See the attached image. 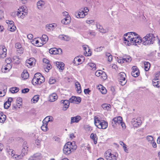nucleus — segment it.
I'll use <instances>...</instances> for the list:
<instances>
[{
    "instance_id": "774afa93",
    "label": "nucleus",
    "mask_w": 160,
    "mask_h": 160,
    "mask_svg": "<svg viewBox=\"0 0 160 160\" xmlns=\"http://www.w3.org/2000/svg\"><path fill=\"white\" fill-rule=\"evenodd\" d=\"M27 38L29 39H31L33 38V36L32 34H29L27 35Z\"/></svg>"
},
{
    "instance_id": "c85d7f7f",
    "label": "nucleus",
    "mask_w": 160,
    "mask_h": 160,
    "mask_svg": "<svg viewBox=\"0 0 160 160\" xmlns=\"http://www.w3.org/2000/svg\"><path fill=\"white\" fill-rule=\"evenodd\" d=\"M2 48L3 51V53L0 54V57L1 58H4L6 57L7 49L4 46H2Z\"/></svg>"
},
{
    "instance_id": "ea45409f",
    "label": "nucleus",
    "mask_w": 160,
    "mask_h": 160,
    "mask_svg": "<svg viewBox=\"0 0 160 160\" xmlns=\"http://www.w3.org/2000/svg\"><path fill=\"white\" fill-rule=\"evenodd\" d=\"M146 139L150 143H152L153 141V138L152 136L151 135H148L146 137Z\"/></svg>"
},
{
    "instance_id": "bb28decb",
    "label": "nucleus",
    "mask_w": 160,
    "mask_h": 160,
    "mask_svg": "<svg viewBox=\"0 0 160 160\" xmlns=\"http://www.w3.org/2000/svg\"><path fill=\"white\" fill-rule=\"evenodd\" d=\"M56 66L59 70H62L64 69V64L62 62H58L56 63Z\"/></svg>"
},
{
    "instance_id": "a211bd4d",
    "label": "nucleus",
    "mask_w": 160,
    "mask_h": 160,
    "mask_svg": "<svg viewBox=\"0 0 160 160\" xmlns=\"http://www.w3.org/2000/svg\"><path fill=\"white\" fill-rule=\"evenodd\" d=\"M13 99L12 98H8V101L4 103V108L5 109H8L11 105V102L12 101Z\"/></svg>"
},
{
    "instance_id": "0eeeda50",
    "label": "nucleus",
    "mask_w": 160,
    "mask_h": 160,
    "mask_svg": "<svg viewBox=\"0 0 160 160\" xmlns=\"http://www.w3.org/2000/svg\"><path fill=\"white\" fill-rule=\"evenodd\" d=\"M131 123L133 127L138 128L141 125L142 122L140 118H133L131 121Z\"/></svg>"
},
{
    "instance_id": "49530a36",
    "label": "nucleus",
    "mask_w": 160,
    "mask_h": 160,
    "mask_svg": "<svg viewBox=\"0 0 160 160\" xmlns=\"http://www.w3.org/2000/svg\"><path fill=\"white\" fill-rule=\"evenodd\" d=\"M88 34L91 36L94 37L96 35V33L92 30H89L88 32Z\"/></svg>"
},
{
    "instance_id": "7c9ffc66",
    "label": "nucleus",
    "mask_w": 160,
    "mask_h": 160,
    "mask_svg": "<svg viewBox=\"0 0 160 160\" xmlns=\"http://www.w3.org/2000/svg\"><path fill=\"white\" fill-rule=\"evenodd\" d=\"M73 63L76 65H78L81 63V59L78 57H76L74 59Z\"/></svg>"
},
{
    "instance_id": "5701e85b",
    "label": "nucleus",
    "mask_w": 160,
    "mask_h": 160,
    "mask_svg": "<svg viewBox=\"0 0 160 160\" xmlns=\"http://www.w3.org/2000/svg\"><path fill=\"white\" fill-rule=\"evenodd\" d=\"M97 28L98 29L99 31L102 33H106L108 32V30L107 29H104L99 24H96Z\"/></svg>"
},
{
    "instance_id": "1a4fd4ad",
    "label": "nucleus",
    "mask_w": 160,
    "mask_h": 160,
    "mask_svg": "<svg viewBox=\"0 0 160 160\" xmlns=\"http://www.w3.org/2000/svg\"><path fill=\"white\" fill-rule=\"evenodd\" d=\"M16 14L19 18L23 19L27 15V12L24 11L22 8H20L18 9V11L17 12Z\"/></svg>"
},
{
    "instance_id": "4be33fe9",
    "label": "nucleus",
    "mask_w": 160,
    "mask_h": 160,
    "mask_svg": "<svg viewBox=\"0 0 160 160\" xmlns=\"http://www.w3.org/2000/svg\"><path fill=\"white\" fill-rule=\"evenodd\" d=\"M152 84L153 86L157 88H160V80L154 78L152 81Z\"/></svg>"
},
{
    "instance_id": "f8f14e48",
    "label": "nucleus",
    "mask_w": 160,
    "mask_h": 160,
    "mask_svg": "<svg viewBox=\"0 0 160 160\" xmlns=\"http://www.w3.org/2000/svg\"><path fill=\"white\" fill-rule=\"evenodd\" d=\"M27 143L26 142H24L22 145V149L21 152V155L23 156L26 155L27 153L28 147L27 145Z\"/></svg>"
},
{
    "instance_id": "603ef678",
    "label": "nucleus",
    "mask_w": 160,
    "mask_h": 160,
    "mask_svg": "<svg viewBox=\"0 0 160 160\" xmlns=\"http://www.w3.org/2000/svg\"><path fill=\"white\" fill-rule=\"evenodd\" d=\"M56 82V80L53 78L51 77L50 78L49 80V83L50 84H54Z\"/></svg>"
},
{
    "instance_id": "c03bdc74",
    "label": "nucleus",
    "mask_w": 160,
    "mask_h": 160,
    "mask_svg": "<svg viewBox=\"0 0 160 160\" xmlns=\"http://www.w3.org/2000/svg\"><path fill=\"white\" fill-rule=\"evenodd\" d=\"M18 91V88L16 87L12 88H10V91L12 93L17 92Z\"/></svg>"
},
{
    "instance_id": "72a5a7b5",
    "label": "nucleus",
    "mask_w": 160,
    "mask_h": 160,
    "mask_svg": "<svg viewBox=\"0 0 160 160\" xmlns=\"http://www.w3.org/2000/svg\"><path fill=\"white\" fill-rule=\"evenodd\" d=\"M55 27V26L54 25L52 24H47L46 26V29L47 31H49L51 30H53Z\"/></svg>"
},
{
    "instance_id": "dca6fc26",
    "label": "nucleus",
    "mask_w": 160,
    "mask_h": 160,
    "mask_svg": "<svg viewBox=\"0 0 160 160\" xmlns=\"http://www.w3.org/2000/svg\"><path fill=\"white\" fill-rule=\"evenodd\" d=\"M58 96L56 93H53L49 96V101L50 102H53L57 100Z\"/></svg>"
},
{
    "instance_id": "de8ad7c7",
    "label": "nucleus",
    "mask_w": 160,
    "mask_h": 160,
    "mask_svg": "<svg viewBox=\"0 0 160 160\" xmlns=\"http://www.w3.org/2000/svg\"><path fill=\"white\" fill-rule=\"evenodd\" d=\"M16 27L14 25L12 26H9L8 29L11 32H13L16 29Z\"/></svg>"
},
{
    "instance_id": "393cba45",
    "label": "nucleus",
    "mask_w": 160,
    "mask_h": 160,
    "mask_svg": "<svg viewBox=\"0 0 160 160\" xmlns=\"http://www.w3.org/2000/svg\"><path fill=\"white\" fill-rule=\"evenodd\" d=\"M45 120H43L42 123L43 124L41 127V129L44 132H46L48 130V127H47V122H45Z\"/></svg>"
},
{
    "instance_id": "e433bc0d",
    "label": "nucleus",
    "mask_w": 160,
    "mask_h": 160,
    "mask_svg": "<svg viewBox=\"0 0 160 160\" xmlns=\"http://www.w3.org/2000/svg\"><path fill=\"white\" fill-rule=\"evenodd\" d=\"M144 65L145 70L146 71H148L150 67V64L148 62H144Z\"/></svg>"
},
{
    "instance_id": "bf43d9fd",
    "label": "nucleus",
    "mask_w": 160,
    "mask_h": 160,
    "mask_svg": "<svg viewBox=\"0 0 160 160\" xmlns=\"http://www.w3.org/2000/svg\"><path fill=\"white\" fill-rule=\"evenodd\" d=\"M29 89L28 88H25L22 90V92L23 93H26L29 92Z\"/></svg>"
},
{
    "instance_id": "f3484780",
    "label": "nucleus",
    "mask_w": 160,
    "mask_h": 160,
    "mask_svg": "<svg viewBox=\"0 0 160 160\" xmlns=\"http://www.w3.org/2000/svg\"><path fill=\"white\" fill-rule=\"evenodd\" d=\"M81 119V117L79 116H77L76 117H72L71 120V124L74 122H78Z\"/></svg>"
},
{
    "instance_id": "f03ea898",
    "label": "nucleus",
    "mask_w": 160,
    "mask_h": 160,
    "mask_svg": "<svg viewBox=\"0 0 160 160\" xmlns=\"http://www.w3.org/2000/svg\"><path fill=\"white\" fill-rule=\"evenodd\" d=\"M77 148V146L74 142H68L64 146L63 150L64 153L66 155L70 154Z\"/></svg>"
},
{
    "instance_id": "a878e982",
    "label": "nucleus",
    "mask_w": 160,
    "mask_h": 160,
    "mask_svg": "<svg viewBox=\"0 0 160 160\" xmlns=\"http://www.w3.org/2000/svg\"><path fill=\"white\" fill-rule=\"evenodd\" d=\"M29 76V74L27 70H24L21 74V77L23 79H27Z\"/></svg>"
},
{
    "instance_id": "5fc2aeb1",
    "label": "nucleus",
    "mask_w": 160,
    "mask_h": 160,
    "mask_svg": "<svg viewBox=\"0 0 160 160\" xmlns=\"http://www.w3.org/2000/svg\"><path fill=\"white\" fill-rule=\"evenodd\" d=\"M15 47L19 49L20 50H22L21 45L19 43H17L15 44Z\"/></svg>"
},
{
    "instance_id": "473e14b6",
    "label": "nucleus",
    "mask_w": 160,
    "mask_h": 160,
    "mask_svg": "<svg viewBox=\"0 0 160 160\" xmlns=\"http://www.w3.org/2000/svg\"><path fill=\"white\" fill-rule=\"evenodd\" d=\"M98 89L100 92L103 94H105L107 92V90L106 89L103 87L102 85H100L98 86Z\"/></svg>"
},
{
    "instance_id": "09e8293b",
    "label": "nucleus",
    "mask_w": 160,
    "mask_h": 160,
    "mask_svg": "<svg viewBox=\"0 0 160 160\" xmlns=\"http://www.w3.org/2000/svg\"><path fill=\"white\" fill-rule=\"evenodd\" d=\"M88 65L90 67L92 68V69H93L94 70H96V64L95 63H94L92 62H90L88 63Z\"/></svg>"
},
{
    "instance_id": "aec40b11",
    "label": "nucleus",
    "mask_w": 160,
    "mask_h": 160,
    "mask_svg": "<svg viewBox=\"0 0 160 160\" xmlns=\"http://www.w3.org/2000/svg\"><path fill=\"white\" fill-rule=\"evenodd\" d=\"M59 38L61 40L65 41H68L70 40V38L67 35H60L59 36Z\"/></svg>"
},
{
    "instance_id": "412c9836",
    "label": "nucleus",
    "mask_w": 160,
    "mask_h": 160,
    "mask_svg": "<svg viewBox=\"0 0 160 160\" xmlns=\"http://www.w3.org/2000/svg\"><path fill=\"white\" fill-rule=\"evenodd\" d=\"M83 11H79L78 13L76 12L75 15L77 18H83L87 14L83 12Z\"/></svg>"
},
{
    "instance_id": "423d86ee",
    "label": "nucleus",
    "mask_w": 160,
    "mask_h": 160,
    "mask_svg": "<svg viewBox=\"0 0 160 160\" xmlns=\"http://www.w3.org/2000/svg\"><path fill=\"white\" fill-rule=\"evenodd\" d=\"M122 120V118L120 116L114 118L112 120V125L114 128H116L117 126L120 125V123Z\"/></svg>"
},
{
    "instance_id": "e2e57ef3",
    "label": "nucleus",
    "mask_w": 160,
    "mask_h": 160,
    "mask_svg": "<svg viewBox=\"0 0 160 160\" xmlns=\"http://www.w3.org/2000/svg\"><path fill=\"white\" fill-rule=\"evenodd\" d=\"M43 62L45 63L44 65H46L49 63V61L46 58H44L43 59Z\"/></svg>"
},
{
    "instance_id": "2eb2a0df",
    "label": "nucleus",
    "mask_w": 160,
    "mask_h": 160,
    "mask_svg": "<svg viewBox=\"0 0 160 160\" xmlns=\"http://www.w3.org/2000/svg\"><path fill=\"white\" fill-rule=\"evenodd\" d=\"M41 39L42 42V43H41L40 45L39 44H38L37 45L39 46H41L44 44L46 43V42L48 41V37L45 34L42 35V38H41Z\"/></svg>"
},
{
    "instance_id": "a18cd8bd",
    "label": "nucleus",
    "mask_w": 160,
    "mask_h": 160,
    "mask_svg": "<svg viewBox=\"0 0 160 160\" xmlns=\"http://www.w3.org/2000/svg\"><path fill=\"white\" fill-rule=\"evenodd\" d=\"M106 56L107 58H108V61H111L112 60V56L110 53H106Z\"/></svg>"
},
{
    "instance_id": "79ce46f5",
    "label": "nucleus",
    "mask_w": 160,
    "mask_h": 160,
    "mask_svg": "<svg viewBox=\"0 0 160 160\" xmlns=\"http://www.w3.org/2000/svg\"><path fill=\"white\" fill-rule=\"evenodd\" d=\"M45 121V122H47V123L49 122H52L53 120V118L52 116H48L46 117L44 120Z\"/></svg>"
},
{
    "instance_id": "7ed1b4c3",
    "label": "nucleus",
    "mask_w": 160,
    "mask_h": 160,
    "mask_svg": "<svg viewBox=\"0 0 160 160\" xmlns=\"http://www.w3.org/2000/svg\"><path fill=\"white\" fill-rule=\"evenodd\" d=\"M94 124L99 129H105L108 126V122L103 120H101L100 119L95 116L94 118Z\"/></svg>"
},
{
    "instance_id": "6e6552de",
    "label": "nucleus",
    "mask_w": 160,
    "mask_h": 160,
    "mask_svg": "<svg viewBox=\"0 0 160 160\" xmlns=\"http://www.w3.org/2000/svg\"><path fill=\"white\" fill-rule=\"evenodd\" d=\"M126 77L124 72H122L120 73L119 77V83L122 86L124 85L126 82Z\"/></svg>"
},
{
    "instance_id": "f704fd0d",
    "label": "nucleus",
    "mask_w": 160,
    "mask_h": 160,
    "mask_svg": "<svg viewBox=\"0 0 160 160\" xmlns=\"http://www.w3.org/2000/svg\"><path fill=\"white\" fill-rule=\"evenodd\" d=\"M7 151L9 154L12 157L14 156L15 152L13 149H10L9 147H8L7 148Z\"/></svg>"
},
{
    "instance_id": "c756f323",
    "label": "nucleus",
    "mask_w": 160,
    "mask_h": 160,
    "mask_svg": "<svg viewBox=\"0 0 160 160\" xmlns=\"http://www.w3.org/2000/svg\"><path fill=\"white\" fill-rule=\"evenodd\" d=\"M75 86L76 88L77 92L80 93L81 92V87L80 83L78 82H76L75 84Z\"/></svg>"
},
{
    "instance_id": "a19ab883",
    "label": "nucleus",
    "mask_w": 160,
    "mask_h": 160,
    "mask_svg": "<svg viewBox=\"0 0 160 160\" xmlns=\"http://www.w3.org/2000/svg\"><path fill=\"white\" fill-rule=\"evenodd\" d=\"M123 59H124L125 62H129L132 60L131 58L129 56H124L123 57Z\"/></svg>"
},
{
    "instance_id": "052dcab7",
    "label": "nucleus",
    "mask_w": 160,
    "mask_h": 160,
    "mask_svg": "<svg viewBox=\"0 0 160 160\" xmlns=\"http://www.w3.org/2000/svg\"><path fill=\"white\" fill-rule=\"evenodd\" d=\"M104 48V47H98L96 49V51L97 52H100Z\"/></svg>"
},
{
    "instance_id": "69168bd1",
    "label": "nucleus",
    "mask_w": 160,
    "mask_h": 160,
    "mask_svg": "<svg viewBox=\"0 0 160 160\" xmlns=\"http://www.w3.org/2000/svg\"><path fill=\"white\" fill-rule=\"evenodd\" d=\"M62 14L63 16L65 17H68V16H69L68 15V13L67 12H66V11H64V12H63L62 13Z\"/></svg>"
},
{
    "instance_id": "6ab92c4d",
    "label": "nucleus",
    "mask_w": 160,
    "mask_h": 160,
    "mask_svg": "<svg viewBox=\"0 0 160 160\" xmlns=\"http://www.w3.org/2000/svg\"><path fill=\"white\" fill-rule=\"evenodd\" d=\"M71 18L69 16L68 17H65L62 21V23L64 24H68L71 22Z\"/></svg>"
},
{
    "instance_id": "3c124183",
    "label": "nucleus",
    "mask_w": 160,
    "mask_h": 160,
    "mask_svg": "<svg viewBox=\"0 0 160 160\" xmlns=\"http://www.w3.org/2000/svg\"><path fill=\"white\" fill-rule=\"evenodd\" d=\"M38 159V158L36 154H34L30 157L28 160H37Z\"/></svg>"
},
{
    "instance_id": "4468645a",
    "label": "nucleus",
    "mask_w": 160,
    "mask_h": 160,
    "mask_svg": "<svg viewBox=\"0 0 160 160\" xmlns=\"http://www.w3.org/2000/svg\"><path fill=\"white\" fill-rule=\"evenodd\" d=\"M61 102L63 104V108L62 110L64 111L66 110L69 107V102L68 100H62Z\"/></svg>"
},
{
    "instance_id": "9d476101",
    "label": "nucleus",
    "mask_w": 160,
    "mask_h": 160,
    "mask_svg": "<svg viewBox=\"0 0 160 160\" xmlns=\"http://www.w3.org/2000/svg\"><path fill=\"white\" fill-rule=\"evenodd\" d=\"M132 72L131 74L134 77H138L139 75V70L136 66H133L132 67Z\"/></svg>"
},
{
    "instance_id": "c9c22d12",
    "label": "nucleus",
    "mask_w": 160,
    "mask_h": 160,
    "mask_svg": "<svg viewBox=\"0 0 160 160\" xmlns=\"http://www.w3.org/2000/svg\"><path fill=\"white\" fill-rule=\"evenodd\" d=\"M37 4L38 8L40 9L44 6V3L42 1H40L38 2Z\"/></svg>"
},
{
    "instance_id": "680f3d73",
    "label": "nucleus",
    "mask_w": 160,
    "mask_h": 160,
    "mask_svg": "<svg viewBox=\"0 0 160 160\" xmlns=\"http://www.w3.org/2000/svg\"><path fill=\"white\" fill-rule=\"evenodd\" d=\"M9 70V68L7 67H5L4 68H2V71L3 72L5 73L6 72H7V71Z\"/></svg>"
},
{
    "instance_id": "ddd939ff",
    "label": "nucleus",
    "mask_w": 160,
    "mask_h": 160,
    "mask_svg": "<svg viewBox=\"0 0 160 160\" xmlns=\"http://www.w3.org/2000/svg\"><path fill=\"white\" fill-rule=\"evenodd\" d=\"M95 75L97 77H99L101 75V77L103 80H105L107 78V76L104 72H102V71H97L95 73Z\"/></svg>"
},
{
    "instance_id": "9b49d317",
    "label": "nucleus",
    "mask_w": 160,
    "mask_h": 160,
    "mask_svg": "<svg viewBox=\"0 0 160 160\" xmlns=\"http://www.w3.org/2000/svg\"><path fill=\"white\" fill-rule=\"evenodd\" d=\"M35 59L34 58H30L26 61L25 65L29 68L30 66H32L33 64L35 63Z\"/></svg>"
},
{
    "instance_id": "20e7f679",
    "label": "nucleus",
    "mask_w": 160,
    "mask_h": 160,
    "mask_svg": "<svg viewBox=\"0 0 160 160\" xmlns=\"http://www.w3.org/2000/svg\"><path fill=\"white\" fill-rule=\"evenodd\" d=\"M45 81L44 77L40 73H37L35 74L32 80V83L33 85H41Z\"/></svg>"
},
{
    "instance_id": "13d9d810",
    "label": "nucleus",
    "mask_w": 160,
    "mask_h": 160,
    "mask_svg": "<svg viewBox=\"0 0 160 160\" xmlns=\"http://www.w3.org/2000/svg\"><path fill=\"white\" fill-rule=\"evenodd\" d=\"M76 103H78L80 102L81 101V98L79 97H76V98L75 99Z\"/></svg>"
},
{
    "instance_id": "2f4dec72",
    "label": "nucleus",
    "mask_w": 160,
    "mask_h": 160,
    "mask_svg": "<svg viewBox=\"0 0 160 160\" xmlns=\"http://www.w3.org/2000/svg\"><path fill=\"white\" fill-rule=\"evenodd\" d=\"M102 107L104 110L108 111L110 110L111 106L110 104L104 103L102 105Z\"/></svg>"
},
{
    "instance_id": "4c0bfd02",
    "label": "nucleus",
    "mask_w": 160,
    "mask_h": 160,
    "mask_svg": "<svg viewBox=\"0 0 160 160\" xmlns=\"http://www.w3.org/2000/svg\"><path fill=\"white\" fill-rule=\"evenodd\" d=\"M57 50L56 48H52L49 49V52L51 54H56L57 53Z\"/></svg>"
},
{
    "instance_id": "8fccbe9b",
    "label": "nucleus",
    "mask_w": 160,
    "mask_h": 160,
    "mask_svg": "<svg viewBox=\"0 0 160 160\" xmlns=\"http://www.w3.org/2000/svg\"><path fill=\"white\" fill-rule=\"evenodd\" d=\"M75 96H72L69 99V100H68L69 102L76 103V102L75 100Z\"/></svg>"
},
{
    "instance_id": "b1692460",
    "label": "nucleus",
    "mask_w": 160,
    "mask_h": 160,
    "mask_svg": "<svg viewBox=\"0 0 160 160\" xmlns=\"http://www.w3.org/2000/svg\"><path fill=\"white\" fill-rule=\"evenodd\" d=\"M90 138L93 141L95 144L97 143L98 137L96 134L93 133H91L90 136Z\"/></svg>"
},
{
    "instance_id": "0e129e2a",
    "label": "nucleus",
    "mask_w": 160,
    "mask_h": 160,
    "mask_svg": "<svg viewBox=\"0 0 160 160\" xmlns=\"http://www.w3.org/2000/svg\"><path fill=\"white\" fill-rule=\"evenodd\" d=\"M94 22V20H93L91 19L90 20H87L86 21V22L88 24H90L91 23H92Z\"/></svg>"
},
{
    "instance_id": "39448f33",
    "label": "nucleus",
    "mask_w": 160,
    "mask_h": 160,
    "mask_svg": "<svg viewBox=\"0 0 160 160\" xmlns=\"http://www.w3.org/2000/svg\"><path fill=\"white\" fill-rule=\"evenodd\" d=\"M105 158L108 160H116L117 156L111 153L110 149L107 150L104 154Z\"/></svg>"
},
{
    "instance_id": "338daca9",
    "label": "nucleus",
    "mask_w": 160,
    "mask_h": 160,
    "mask_svg": "<svg viewBox=\"0 0 160 160\" xmlns=\"http://www.w3.org/2000/svg\"><path fill=\"white\" fill-rule=\"evenodd\" d=\"M84 92L85 94H89L90 92V91L89 90L88 88L84 90Z\"/></svg>"
},
{
    "instance_id": "cd10ccee",
    "label": "nucleus",
    "mask_w": 160,
    "mask_h": 160,
    "mask_svg": "<svg viewBox=\"0 0 160 160\" xmlns=\"http://www.w3.org/2000/svg\"><path fill=\"white\" fill-rule=\"evenodd\" d=\"M6 116L2 112H0V123H3L6 119Z\"/></svg>"
},
{
    "instance_id": "4d7b16f0",
    "label": "nucleus",
    "mask_w": 160,
    "mask_h": 160,
    "mask_svg": "<svg viewBox=\"0 0 160 160\" xmlns=\"http://www.w3.org/2000/svg\"><path fill=\"white\" fill-rule=\"evenodd\" d=\"M6 22L7 24H8L9 25V26H12L14 25V22L12 21H9V20H7L6 21Z\"/></svg>"
},
{
    "instance_id": "6e6d98bb",
    "label": "nucleus",
    "mask_w": 160,
    "mask_h": 160,
    "mask_svg": "<svg viewBox=\"0 0 160 160\" xmlns=\"http://www.w3.org/2000/svg\"><path fill=\"white\" fill-rule=\"evenodd\" d=\"M5 61L6 63H7V66L8 67V66L10 65L9 63L11 62V59L9 58H7L6 59Z\"/></svg>"
},
{
    "instance_id": "37998d69",
    "label": "nucleus",
    "mask_w": 160,
    "mask_h": 160,
    "mask_svg": "<svg viewBox=\"0 0 160 160\" xmlns=\"http://www.w3.org/2000/svg\"><path fill=\"white\" fill-rule=\"evenodd\" d=\"M44 65L46 69L47 70H46V71L47 72H48L49 70L52 68V66L49 63L46 65Z\"/></svg>"
},
{
    "instance_id": "864d4df0",
    "label": "nucleus",
    "mask_w": 160,
    "mask_h": 160,
    "mask_svg": "<svg viewBox=\"0 0 160 160\" xmlns=\"http://www.w3.org/2000/svg\"><path fill=\"white\" fill-rule=\"evenodd\" d=\"M154 78L158 80H160V72H158L156 73L154 77Z\"/></svg>"
},
{
    "instance_id": "f257e3e1",
    "label": "nucleus",
    "mask_w": 160,
    "mask_h": 160,
    "mask_svg": "<svg viewBox=\"0 0 160 160\" xmlns=\"http://www.w3.org/2000/svg\"><path fill=\"white\" fill-rule=\"evenodd\" d=\"M123 40L125 43L128 46L130 45H137L142 43L144 45L152 44L156 39H158V37H155L152 33L147 34L146 35L141 39L139 35L135 32H129L124 35Z\"/></svg>"
},
{
    "instance_id": "58836bf2",
    "label": "nucleus",
    "mask_w": 160,
    "mask_h": 160,
    "mask_svg": "<svg viewBox=\"0 0 160 160\" xmlns=\"http://www.w3.org/2000/svg\"><path fill=\"white\" fill-rule=\"evenodd\" d=\"M39 95H36L34 96L33 98L31 99V101L34 103L37 102L39 98Z\"/></svg>"
}]
</instances>
